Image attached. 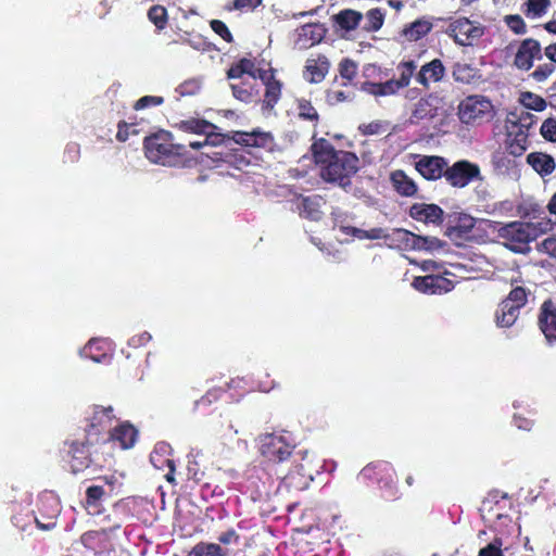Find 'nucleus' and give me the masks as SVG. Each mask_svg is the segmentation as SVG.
Masks as SVG:
<instances>
[{
  "mask_svg": "<svg viewBox=\"0 0 556 556\" xmlns=\"http://www.w3.org/2000/svg\"><path fill=\"white\" fill-rule=\"evenodd\" d=\"M409 216L426 224H441L443 222L444 212L437 204L414 203L409 207Z\"/></svg>",
  "mask_w": 556,
  "mask_h": 556,
  "instance_id": "obj_23",
  "label": "nucleus"
},
{
  "mask_svg": "<svg viewBox=\"0 0 556 556\" xmlns=\"http://www.w3.org/2000/svg\"><path fill=\"white\" fill-rule=\"evenodd\" d=\"M529 224L532 228L531 232L535 233V239L553 229V223L548 218H543L539 222H530Z\"/></svg>",
  "mask_w": 556,
  "mask_h": 556,
  "instance_id": "obj_59",
  "label": "nucleus"
},
{
  "mask_svg": "<svg viewBox=\"0 0 556 556\" xmlns=\"http://www.w3.org/2000/svg\"><path fill=\"white\" fill-rule=\"evenodd\" d=\"M438 109L433 105L431 97L421 98L415 104L409 116L410 124H418L422 119H430L437 115Z\"/></svg>",
  "mask_w": 556,
  "mask_h": 556,
  "instance_id": "obj_32",
  "label": "nucleus"
},
{
  "mask_svg": "<svg viewBox=\"0 0 556 556\" xmlns=\"http://www.w3.org/2000/svg\"><path fill=\"white\" fill-rule=\"evenodd\" d=\"M444 179L452 188L463 189L472 181L482 180L481 169L476 163L459 160L452 165L446 164Z\"/></svg>",
  "mask_w": 556,
  "mask_h": 556,
  "instance_id": "obj_6",
  "label": "nucleus"
},
{
  "mask_svg": "<svg viewBox=\"0 0 556 556\" xmlns=\"http://www.w3.org/2000/svg\"><path fill=\"white\" fill-rule=\"evenodd\" d=\"M445 72L442 61L433 59L420 67L415 79L425 89H429L431 83H440L444 78Z\"/></svg>",
  "mask_w": 556,
  "mask_h": 556,
  "instance_id": "obj_22",
  "label": "nucleus"
},
{
  "mask_svg": "<svg viewBox=\"0 0 556 556\" xmlns=\"http://www.w3.org/2000/svg\"><path fill=\"white\" fill-rule=\"evenodd\" d=\"M527 163L542 177L551 175L556 168L554 157L543 152H531L527 155Z\"/></svg>",
  "mask_w": 556,
  "mask_h": 556,
  "instance_id": "obj_28",
  "label": "nucleus"
},
{
  "mask_svg": "<svg viewBox=\"0 0 556 556\" xmlns=\"http://www.w3.org/2000/svg\"><path fill=\"white\" fill-rule=\"evenodd\" d=\"M416 68H417L416 63L413 60L401 62L397 65V71L400 72V77L396 80L400 84V86H402L403 88H406L409 86L412 77L415 75Z\"/></svg>",
  "mask_w": 556,
  "mask_h": 556,
  "instance_id": "obj_48",
  "label": "nucleus"
},
{
  "mask_svg": "<svg viewBox=\"0 0 556 556\" xmlns=\"http://www.w3.org/2000/svg\"><path fill=\"white\" fill-rule=\"evenodd\" d=\"M175 127L184 132L203 135L210 131L211 128H216V125L203 118L191 117L176 123Z\"/></svg>",
  "mask_w": 556,
  "mask_h": 556,
  "instance_id": "obj_35",
  "label": "nucleus"
},
{
  "mask_svg": "<svg viewBox=\"0 0 556 556\" xmlns=\"http://www.w3.org/2000/svg\"><path fill=\"white\" fill-rule=\"evenodd\" d=\"M543 58L541 43L534 38H526L520 41L514 56V66L522 72H529L534 61Z\"/></svg>",
  "mask_w": 556,
  "mask_h": 556,
  "instance_id": "obj_11",
  "label": "nucleus"
},
{
  "mask_svg": "<svg viewBox=\"0 0 556 556\" xmlns=\"http://www.w3.org/2000/svg\"><path fill=\"white\" fill-rule=\"evenodd\" d=\"M451 35L456 43L460 46H472L485 33V27L478 22L467 17H460L450 25Z\"/></svg>",
  "mask_w": 556,
  "mask_h": 556,
  "instance_id": "obj_10",
  "label": "nucleus"
},
{
  "mask_svg": "<svg viewBox=\"0 0 556 556\" xmlns=\"http://www.w3.org/2000/svg\"><path fill=\"white\" fill-rule=\"evenodd\" d=\"M80 541L83 545L96 554L104 553L113 547L111 534L103 528L85 532Z\"/></svg>",
  "mask_w": 556,
  "mask_h": 556,
  "instance_id": "obj_25",
  "label": "nucleus"
},
{
  "mask_svg": "<svg viewBox=\"0 0 556 556\" xmlns=\"http://www.w3.org/2000/svg\"><path fill=\"white\" fill-rule=\"evenodd\" d=\"M538 326L549 344L556 343V305L552 300L541 304Z\"/></svg>",
  "mask_w": 556,
  "mask_h": 556,
  "instance_id": "obj_20",
  "label": "nucleus"
},
{
  "mask_svg": "<svg viewBox=\"0 0 556 556\" xmlns=\"http://www.w3.org/2000/svg\"><path fill=\"white\" fill-rule=\"evenodd\" d=\"M540 132L545 140L556 142V119H545L541 125Z\"/></svg>",
  "mask_w": 556,
  "mask_h": 556,
  "instance_id": "obj_56",
  "label": "nucleus"
},
{
  "mask_svg": "<svg viewBox=\"0 0 556 556\" xmlns=\"http://www.w3.org/2000/svg\"><path fill=\"white\" fill-rule=\"evenodd\" d=\"M330 66V61L325 54L311 56L305 62L303 77L309 84H319L329 73Z\"/></svg>",
  "mask_w": 556,
  "mask_h": 556,
  "instance_id": "obj_21",
  "label": "nucleus"
},
{
  "mask_svg": "<svg viewBox=\"0 0 556 556\" xmlns=\"http://www.w3.org/2000/svg\"><path fill=\"white\" fill-rule=\"evenodd\" d=\"M549 4V0H527V14H532L533 16H542L546 12Z\"/></svg>",
  "mask_w": 556,
  "mask_h": 556,
  "instance_id": "obj_55",
  "label": "nucleus"
},
{
  "mask_svg": "<svg viewBox=\"0 0 556 556\" xmlns=\"http://www.w3.org/2000/svg\"><path fill=\"white\" fill-rule=\"evenodd\" d=\"M366 23L363 26V29L372 33L378 31L384 22V13L380 8H372L366 13Z\"/></svg>",
  "mask_w": 556,
  "mask_h": 556,
  "instance_id": "obj_43",
  "label": "nucleus"
},
{
  "mask_svg": "<svg viewBox=\"0 0 556 556\" xmlns=\"http://www.w3.org/2000/svg\"><path fill=\"white\" fill-rule=\"evenodd\" d=\"M540 250L551 257L556 258V237L552 236L544 239L540 244Z\"/></svg>",
  "mask_w": 556,
  "mask_h": 556,
  "instance_id": "obj_64",
  "label": "nucleus"
},
{
  "mask_svg": "<svg viewBox=\"0 0 556 556\" xmlns=\"http://www.w3.org/2000/svg\"><path fill=\"white\" fill-rule=\"evenodd\" d=\"M216 128H211L210 131L204 132L205 139L203 143L205 146H219L224 142L225 138L233 140L237 144H240L248 149L249 153L254 150L271 151L275 146L274 136L269 131H262L255 129L253 131H232L231 135H222L216 132Z\"/></svg>",
  "mask_w": 556,
  "mask_h": 556,
  "instance_id": "obj_4",
  "label": "nucleus"
},
{
  "mask_svg": "<svg viewBox=\"0 0 556 556\" xmlns=\"http://www.w3.org/2000/svg\"><path fill=\"white\" fill-rule=\"evenodd\" d=\"M106 343L101 340L92 339L84 348L83 353L96 363H102L108 358Z\"/></svg>",
  "mask_w": 556,
  "mask_h": 556,
  "instance_id": "obj_39",
  "label": "nucleus"
},
{
  "mask_svg": "<svg viewBox=\"0 0 556 556\" xmlns=\"http://www.w3.org/2000/svg\"><path fill=\"white\" fill-rule=\"evenodd\" d=\"M298 455L299 458L294 459L292 468L281 481V486L288 491L306 490L321 469L316 457L307 451Z\"/></svg>",
  "mask_w": 556,
  "mask_h": 556,
  "instance_id": "obj_5",
  "label": "nucleus"
},
{
  "mask_svg": "<svg viewBox=\"0 0 556 556\" xmlns=\"http://www.w3.org/2000/svg\"><path fill=\"white\" fill-rule=\"evenodd\" d=\"M138 438V430L129 422H123L109 431L106 437L101 438L102 447L108 443L118 444L122 450L132 447Z\"/></svg>",
  "mask_w": 556,
  "mask_h": 556,
  "instance_id": "obj_15",
  "label": "nucleus"
},
{
  "mask_svg": "<svg viewBox=\"0 0 556 556\" xmlns=\"http://www.w3.org/2000/svg\"><path fill=\"white\" fill-rule=\"evenodd\" d=\"M415 169L422 178L437 181L444 178L447 160L440 155H416Z\"/></svg>",
  "mask_w": 556,
  "mask_h": 556,
  "instance_id": "obj_14",
  "label": "nucleus"
},
{
  "mask_svg": "<svg viewBox=\"0 0 556 556\" xmlns=\"http://www.w3.org/2000/svg\"><path fill=\"white\" fill-rule=\"evenodd\" d=\"M529 294V290L518 286L510 290V292L504 299V301H506L509 305H513L520 311V308H522L527 304Z\"/></svg>",
  "mask_w": 556,
  "mask_h": 556,
  "instance_id": "obj_46",
  "label": "nucleus"
},
{
  "mask_svg": "<svg viewBox=\"0 0 556 556\" xmlns=\"http://www.w3.org/2000/svg\"><path fill=\"white\" fill-rule=\"evenodd\" d=\"M352 96V93L336 89H327L325 92L326 102L329 105H337L339 103L350 101Z\"/></svg>",
  "mask_w": 556,
  "mask_h": 556,
  "instance_id": "obj_53",
  "label": "nucleus"
},
{
  "mask_svg": "<svg viewBox=\"0 0 556 556\" xmlns=\"http://www.w3.org/2000/svg\"><path fill=\"white\" fill-rule=\"evenodd\" d=\"M188 556H228V551L217 543L200 542L192 547Z\"/></svg>",
  "mask_w": 556,
  "mask_h": 556,
  "instance_id": "obj_40",
  "label": "nucleus"
},
{
  "mask_svg": "<svg viewBox=\"0 0 556 556\" xmlns=\"http://www.w3.org/2000/svg\"><path fill=\"white\" fill-rule=\"evenodd\" d=\"M390 240L392 243L404 250H422L429 249V239L417 236L408 230L396 228L393 229Z\"/></svg>",
  "mask_w": 556,
  "mask_h": 556,
  "instance_id": "obj_24",
  "label": "nucleus"
},
{
  "mask_svg": "<svg viewBox=\"0 0 556 556\" xmlns=\"http://www.w3.org/2000/svg\"><path fill=\"white\" fill-rule=\"evenodd\" d=\"M105 496V490L102 485H90L86 489L84 507L91 516H98L102 513V502Z\"/></svg>",
  "mask_w": 556,
  "mask_h": 556,
  "instance_id": "obj_27",
  "label": "nucleus"
},
{
  "mask_svg": "<svg viewBox=\"0 0 556 556\" xmlns=\"http://www.w3.org/2000/svg\"><path fill=\"white\" fill-rule=\"evenodd\" d=\"M113 418V408L111 406L106 408L100 406L94 407L89 422L85 428L86 437L101 441V438L105 437L103 431L110 428Z\"/></svg>",
  "mask_w": 556,
  "mask_h": 556,
  "instance_id": "obj_16",
  "label": "nucleus"
},
{
  "mask_svg": "<svg viewBox=\"0 0 556 556\" xmlns=\"http://www.w3.org/2000/svg\"><path fill=\"white\" fill-rule=\"evenodd\" d=\"M60 503L52 494H43L38 501V515L35 522L40 530H51L56 525L60 515Z\"/></svg>",
  "mask_w": 556,
  "mask_h": 556,
  "instance_id": "obj_13",
  "label": "nucleus"
},
{
  "mask_svg": "<svg viewBox=\"0 0 556 556\" xmlns=\"http://www.w3.org/2000/svg\"><path fill=\"white\" fill-rule=\"evenodd\" d=\"M519 101L526 109L535 112H542L547 106V102L543 97L531 91L521 92Z\"/></svg>",
  "mask_w": 556,
  "mask_h": 556,
  "instance_id": "obj_42",
  "label": "nucleus"
},
{
  "mask_svg": "<svg viewBox=\"0 0 556 556\" xmlns=\"http://www.w3.org/2000/svg\"><path fill=\"white\" fill-rule=\"evenodd\" d=\"M148 17L157 30H163L167 26L168 14L163 5H152L148 11Z\"/></svg>",
  "mask_w": 556,
  "mask_h": 556,
  "instance_id": "obj_45",
  "label": "nucleus"
},
{
  "mask_svg": "<svg viewBox=\"0 0 556 556\" xmlns=\"http://www.w3.org/2000/svg\"><path fill=\"white\" fill-rule=\"evenodd\" d=\"M529 132L507 126V134L505 139V149L508 154L513 156H521L529 146Z\"/></svg>",
  "mask_w": 556,
  "mask_h": 556,
  "instance_id": "obj_26",
  "label": "nucleus"
},
{
  "mask_svg": "<svg viewBox=\"0 0 556 556\" xmlns=\"http://www.w3.org/2000/svg\"><path fill=\"white\" fill-rule=\"evenodd\" d=\"M232 96L244 103H251L258 94V90L248 83L231 84L230 85Z\"/></svg>",
  "mask_w": 556,
  "mask_h": 556,
  "instance_id": "obj_41",
  "label": "nucleus"
},
{
  "mask_svg": "<svg viewBox=\"0 0 556 556\" xmlns=\"http://www.w3.org/2000/svg\"><path fill=\"white\" fill-rule=\"evenodd\" d=\"M332 18L340 29L351 31L355 30L359 26L363 20V14L353 9H343L339 13L334 14Z\"/></svg>",
  "mask_w": 556,
  "mask_h": 556,
  "instance_id": "obj_31",
  "label": "nucleus"
},
{
  "mask_svg": "<svg viewBox=\"0 0 556 556\" xmlns=\"http://www.w3.org/2000/svg\"><path fill=\"white\" fill-rule=\"evenodd\" d=\"M164 103V98L159 96H144L137 100L134 104L136 111L143 110L149 106H157Z\"/></svg>",
  "mask_w": 556,
  "mask_h": 556,
  "instance_id": "obj_57",
  "label": "nucleus"
},
{
  "mask_svg": "<svg viewBox=\"0 0 556 556\" xmlns=\"http://www.w3.org/2000/svg\"><path fill=\"white\" fill-rule=\"evenodd\" d=\"M412 285L417 291L427 294H442L454 289V282L441 275L419 276Z\"/></svg>",
  "mask_w": 556,
  "mask_h": 556,
  "instance_id": "obj_17",
  "label": "nucleus"
},
{
  "mask_svg": "<svg viewBox=\"0 0 556 556\" xmlns=\"http://www.w3.org/2000/svg\"><path fill=\"white\" fill-rule=\"evenodd\" d=\"M320 201L321 197L312 195L303 197L301 201L302 212L307 218L317 219L320 216Z\"/></svg>",
  "mask_w": 556,
  "mask_h": 556,
  "instance_id": "obj_44",
  "label": "nucleus"
},
{
  "mask_svg": "<svg viewBox=\"0 0 556 556\" xmlns=\"http://www.w3.org/2000/svg\"><path fill=\"white\" fill-rule=\"evenodd\" d=\"M536 116L528 111H521L520 114L517 116L516 121H511L508 118L507 123H509V126L515 128H521V130H527V132L530 131V129L534 126L536 123Z\"/></svg>",
  "mask_w": 556,
  "mask_h": 556,
  "instance_id": "obj_51",
  "label": "nucleus"
},
{
  "mask_svg": "<svg viewBox=\"0 0 556 556\" xmlns=\"http://www.w3.org/2000/svg\"><path fill=\"white\" fill-rule=\"evenodd\" d=\"M132 517H134V513L130 507V503L125 500H121V501L116 502L112 506L109 514H106L103 517V519H102V522L104 525L103 529L108 530V533L111 534L114 531L121 529L122 526L125 522L129 521Z\"/></svg>",
  "mask_w": 556,
  "mask_h": 556,
  "instance_id": "obj_19",
  "label": "nucleus"
},
{
  "mask_svg": "<svg viewBox=\"0 0 556 556\" xmlns=\"http://www.w3.org/2000/svg\"><path fill=\"white\" fill-rule=\"evenodd\" d=\"M401 89H404L396 79H390L384 83L365 81L362 85V90L374 97H388L396 94Z\"/></svg>",
  "mask_w": 556,
  "mask_h": 556,
  "instance_id": "obj_30",
  "label": "nucleus"
},
{
  "mask_svg": "<svg viewBox=\"0 0 556 556\" xmlns=\"http://www.w3.org/2000/svg\"><path fill=\"white\" fill-rule=\"evenodd\" d=\"M263 0H233L232 9L238 11H254Z\"/></svg>",
  "mask_w": 556,
  "mask_h": 556,
  "instance_id": "obj_63",
  "label": "nucleus"
},
{
  "mask_svg": "<svg viewBox=\"0 0 556 556\" xmlns=\"http://www.w3.org/2000/svg\"><path fill=\"white\" fill-rule=\"evenodd\" d=\"M313 139L311 153L321 179L343 189L351 187V179L359 169L357 155L350 151L336 150L327 139H316V132Z\"/></svg>",
  "mask_w": 556,
  "mask_h": 556,
  "instance_id": "obj_1",
  "label": "nucleus"
},
{
  "mask_svg": "<svg viewBox=\"0 0 556 556\" xmlns=\"http://www.w3.org/2000/svg\"><path fill=\"white\" fill-rule=\"evenodd\" d=\"M478 556H505L502 552V540L495 539L493 542L482 547Z\"/></svg>",
  "mask_w": 556,
  "mask_h": 556,
  "instance_id": "obj_58",
  "label": "nucleus"
},
{
  "mask_svg": "<svg viewBox=\"0 0 556 556\" xmlns=\"http://www.w3.org/2000/svg\"><path fill=\"white\" fill-rule=\"evenodd\" d=\"M147 159L163 166H177L182 164L188 154L187 147L175 143L170 131L159 130L143 140Z\"/></svg>",
  "mask_w": 556,
  "mask_h": 556,
  "instance_id": "obj_3",
  "label": "nucleus"
},
{
  "mask_svg": "<svg viewBox=\"0 0 556 556\" xmlns=\"http://www.w3.org/2000/svg\"><path fill=\"white\" fill-rule=\"evenodd\" d=\"M532 228L526 222H511L498 229L500 238L507 241V245L514 252H522L529 242L535 240V233H532Z\"/></svg>",
  "mask_w": 556,
  "mask_h": 556,
  "instance_id": "obj_8",
  "label": "nucleus"
},
{
  "mask_svg": "<svg viewBox=\"0 0 556 556\" xmlns=\"http://www.w3.org/2000/svg\"><path fill=\"white\" fill-rule=\"evenodd\" d=\"M341 230L343 233L355 237L357 239H386L390 240L391 233H387L383 228L377 227L369 230L359 229L353 226H342Z\"/></svg>",
  "mask_w": 556,
  "mask_h": 556,
  "instance_id": "obj_36",
  "label": "nucleus"
},
{
  "mask_svg": "<svg viewBox=\"0 0 556 556\" xmlns=\"http://www.w3.org/2000/svg\"><path fill=\"white\" fill-rule=\"evenodd\" d=\"M200 84L197 79H189L180 84L177 88V91L181 96H191L199 91Z\"/></svg>",
  "mask_w": 556,
  "mask_h": 556,
  "instance_id": "obj_61",
  "label": "nucleus"
},
{
  "mask_svg": "<svg viewBox=\"0 0 556 556\" xmlns=\"http://www.w3.org/2000/svg\"><path fill=\"white\" fill-rule=\"evenodd\" d=\"M282 84L280 80L271 79L265 85L263 109L273 110L281 98Z\"/></svg>",
  "mask_w": 556,
  "mask_h": 556,
  "instance_id": "obj_38",
  "label": "nucleus"
},
{
  "mask_svg": "<svg viewBox=\"0 0 556 556\" xmlns=\"http://www.w3.org/2000/svg\"><path fill=\"white\" fill-rule=\"evenodd\" d=\"M431 23L418 20L412 23L410 26L405 29V34L409 39L418 40L426 36L431 30Z\"/></svg>",
  "mask_w": 556,
  "mask_h": 556,
  "instance_id": "obj_49",
  "label": "nucleus"
},
{
  "mask_svg": "<svg viewBox=\"0 0 556 556\" xmlns=\"http://www.w3.org/2000/svg\"><path fill=\"white\" fill-rule=\"evenodd\" d=\"M358 129L364 136L378 135L383 130V125L381 122L375 121L359 125Z\"/></svg>",
  "mask_w": 556,
  "mask_h": 556,
  "instance_id": "obj_62",
  "label": "nucleus"
},
{
  "mask_svg": "<svg viewBox=\"0 0 556 556\" xmlns=\"http://www.w3.org/2000/svg\"><path fill=\"white\" fill-rule=\"evenodd\" d=\"M556 71V66L551 61L539 64L529 77L535 83H545Z\"/></svg>",
  "mask_w": 556,
  "mask_h": 556,
  "instance_id": "obj_47",
  "label": "nucleus"
},
{
  "mask_svg": "<svg viewBox=\"0 0 556 556\" xmlns=\"http://www.w3.org/2000/svg\"><path fill=\"white\" fill-rule=\"evenodd\" d=\"M476 226V219L466 214L458 213L448 216L446 235L454 241L467 240Z\"/></svg>",
  "mask_w": 556,
  "mask_h": 556,
  "instance_id": "obj_18",
  "label": "nucleus"
},
{
  "mask_svg": "<svg viewBox=\"0 0 556 556\" xmlns=\"http://www.w3.org/2000/svg\"><path fill=\"white\" fill-rule=\"evenodd\" d=\"M218 542L223 545H239L240 543V535L237 533V531L233 528L228 529L227 531L219 534L217 538Z\"/></svg>",
  "mask_w": 556,
  "mask_h": 556,
  "instance_id": "obj_60",
  "label": "nucleus"
},
{
  "mask_svg": "<svg viewBox=\"0 0 556 556\" xmlns=\"http://www.w3.org/2000/svg\"><path fill=\"white\" fill-rule=\"evenodd\" d=\"M210 26L212 30L218 35L226 42L231 43L233 41V36L229 30L228 26L220 20H212L210 22Z\"/></svg>",
  "mask_w": 556,
  "mask_h": 556,
  "instance_id": "obj_54",
  "label": "nucleus"
},
{
  "mask_svg": "<svg viewBox=\"0 0 556 556\" xmlns=\"http://www.w3.org/2000/svg\"><path fill=\"white\" fill-rule=\"evenodd\" d=\"M452 75L455 81L463 84H469L475 77L473 68L466 63H456Z\"/></svg>",
  "mask_w": 556,
  "mask_h": 556,
  "instance_id": "obj_50",
  "label": "nucleus"
},
{
  "mask_svg": "<svg viewBox=\"0 0 556 556\" xmlns=\"http://www.w3.org/2000/svg\"><path fill=\"white\" fill-rule=\"evenodd\" d=\"M67 463L72 473L77 475L87 469L101 470L111 462L112 455L103 451L99 439L86 437L84 441H65Z\"/></svg>",
  "mask_w": 556,
  "mask_h": 556,
  "instance_id": "obj_2",
  "label": "nucleus"
},
{
  "mask_svg": "<svg viewBox=\"0 0 556 556\" xmlns=\"http://www.w3.org/2000/svg\"><path fill=\"white\" fill-rule=\"evenodd\" d=\"M298 118L311 123L317 127L320 122V115L316 108L312 104L311 100L300 98L295 100Z\"/></svg>",
  "mask_w": 556,
  "mask_h": 556,
  "instance_id": "obj_34",
  "label": "nucleus"
},
{
  "mask_svg": "<svg viewBox=\"0 0 556 556\" xmlns=\"http://www.w3.org/2000/svg\"><path fill=\"white\" fill-rule=\"evenodd\" d=\"M520 311L506 301H502L495 312V321L498 327L507 328L515 324Z\"/></svg>",
  "mask_w": 556,
  "mask_h": 556,
  "instance_id": "obj_33",
  "label": "nucleus"
},
{
  "mask_svg": "<svg viewBox=\"0 0 556 556\" xmlns=\"http://www.w3.org/2000/svg\"><path fill=\"white\" fill-rule=\"evenodd\" d=\"M492 110V103L481 96H469L458 105L459 119L465 124H473L486 117Z\"/></svg>",
  "mask_w": 556,
  "mask_h": 556,
  "instance_id": "obj_9",
  "label": "nucleus"
},
{
  "mask_svg": "<svg viewBox=\"0 0 556 556\" xmlns=\"http://www.w3.org/2000/svg\"><path fill=\"white\" fill-rule=\"evenodd\" d=\"M507 27L516 35H523L527 33V25L519 14H510L504 17Z\"/></svg>",
  "mask_w": 556,
  "mask_h": 556,
  "instance_id": "obj_52",
  "label": "nucleus"
},
{
  "mask_svg": "<svg viewBox=\"0 0 556 556\" xmlns=\"http://www.w3.org/2000/svg\"><path fill=\"white\" fill-rule=\"evenodd\" d=\"M293 448L294 446L285 437L274 433L264 435L261 445L262 455L277 463L287 460L291 456Z\"/></svg>",
  "mask_w": 556,
  "mask_h": 556,
  "instance_id": "obj_12",
  "label": "nucleus"
},
{
  "mask_svg": "<svg viewBox=\"0 0 556 556\" xmlns=\"http://www.w3.org/2000/svg\"><path fill=\"white\" fill-rule=\"evenodd\" d=\"M338 72L342 79L341 86H352L358 74V64L350 58H343L338 64Z\"/></svg>",
  "mask_w": 556,
  "mask_h": 556,
  "instance_id": "obj_37",
  "label": "nucleus"
},
{
  "mask_svg": "<svg viewBox=\"0 0 556 556\" xmlns=\"http://www.w3.org/2000/svg\"><path fill=\"white\" fill-rule=\"evenodd\" d=\"M390 181L394 190L403 197H414L418 191L415 181L402 169L392 172L390 175Z\"/></svg>",
  "mask_w": 556,
  "mask_h": 556,
  "instance_id": "obj_29",
  "label": "nucleus"
},
{
  "mask_svg": "<svg viewBox=\"0 0 556 556\" xmlns=\"http://www.w3.org/2000/svg\"><path fill=\"white\" fill-rule=\"evenodd\" d=\"M364 482H376L381 489H387L391 495L396 490L395 470L391 463L377 460L366 465L357 476Z\"/></svg>",
  "mask_w": 556,
  "mask_h": 556,
  "instance_id": "obj_7",
  "label": "nucleus"
}]
</instances>
